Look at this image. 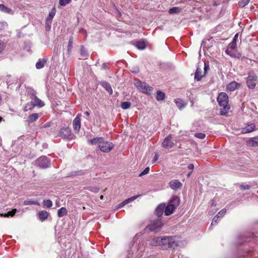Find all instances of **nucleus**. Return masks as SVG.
<instances>
[{
    "label": "nucleus",
    "instance_id": "nucleus-26",
    "mask_svg": "<svg viewBox=\"0 0 258 258\" xmlns=\"http://www.w3.org/2000/svg\"><path fill=\"white\" fill-rule=\"evenodd\" d=\"M49 213L46 211H41L38 213L39 219L43 221L46 220L48 216Z\"/></svg>",
    "mask_w": 258,
    "mask_h": 258
},
{
    "label": "nucleus",
    "instance_id": "nucleus-45",
    "mask_svg": "<svg viewBox=\"0 0 258 258\" xmlns=\"http://www.w3.org/2000/svg\"><path fill=\"white\" fill-rule=\"evenodd\" d=\"M43 205L47 208H50L52 206V203L50 200H44Z\"/></svg>",
    "mask_w": 258,
    "mask_h": 258
},
{
    "label": "nucleus",
    "instance_id": "nucleus-23",
    "mask_svg": "<svg viewBox=\"0 0 258 258\" xmlns=\"http://www.w3.org/2000/svg\"><path fill=\"white\" fill-rule=\"evenodd\" d=\"M202 71L200 67H198L197 68L195 74V79L197 81H201L203 75H202Z\"/></svg>",
    "mask_w": 258,
    "mask_h": 258
},
{
    "label": "nucleus",
    "instance_id": "nucleus-15",
    "mask_svg": "<svg viewBox=\"0 0 258 258\" xmlns=\"http://www.w3.org/2000/svg\"><path fill=\"white\" fill-rule=\"evenodd\" d=\"M153 90V89L152 87L150 86L146 83H145L143 84L142 89H141L140 91L145 94H150Z\"/></svg>",
    "mask_w": 258,
    "mask_h": 258
},
{
    "label": "nucleus",
    "instance_id": "nucleus-31",
    "mask_svg": "<svg viewBox=\"0 0 258 258\" xmlns=\"http://www.w3.org/2000/svg\"><path fill=\"white\" fill-rule=\"evenodd\" d=\"M67 214V211L66 208L62 207L57 211V216L59 217H62Z\"/></svg>",
    "mask_w": 258,
    "mask_h": 258
},
{
    "label": "nucleus",
    "instance_id": "nucleus-18",
    "mask_svg": "<svg viewBox=\"0 0 258 258\" xmlns=\"http://www.w3.org/2000/svg\"><path fill=\"white\" fill-rule=\"evenodd\" d=\"M175 208L172 205H169V204L166 206L164 209V213L166 216H169L171 215Z\"/></svg>",
    "mask_w": 258,
    "mask_h": 258
},
{
    "label": "nucleus",
    "instance_id": "nucleus-14",
    "mask_svg": "<svg viewBox=\"0 0 258 258\" xmlns=\"http://www.w3.org/2000/svg\"><path fill=\"white\" fill-rule=\"evenodd\" d=\"M240 86V84L235 81H233L228 84V85L227 86V90L230 91H233L236 89H237Z\"/></svg>",
    "mask_w": 258,
    "mask_h": 258
},
{
    "label": "nucleus",
    "instance_id": "nucleus-12",
    "mask_svg": "<svg viewBox=\"0 0 258 258\" xmlns=\"http://www.w3.org/2000/svg\"><path fill=\"white\" fill-rule=\"evenodd\" d=\"M165 208V204L162 203L160 204L155 209V214L158 217H160L164 211Z\"/></svg>",
    "mask_w": 258,
    "mask_h": 258
},
{
    "label": "nucleus",
    "instance_id": "nucleus-63",
    "mask_svg": "<svg viewBox=\"0 0 258 258\" xmlns=\"http://www.w3.org/2000/svg\"><path fill=\"white\" fill-rule=\"evenodd\" d=\"M241 56V54L240 53H238L237 55H236V57L238 58H240Z\"/></svg>",
    "mask_w": 258,
    "mask_h": 258
},
{
    "label": "nucleus",
    "instance_id": "nucleus-13",
    "mask_svg": "<svg viewBox=\"0 0 258 258\" xmlns=\"http://www.w3.org/2000/svg\"><path fill=\"white\" fill-rule=\"evenodd\" d=\"M100 85L102 86L110 95L113 93V90L110 84L106 81H102L100 83Z\"/></svg>",
    "mask_w": 258,
    "mask_h": 258
},
{
    "label": "nucleus",
    "instance_id": "nucleus-17",
    "mask_svg": "<svg viewBox=\"0 0 258 258\" xmlns=\"http://www.w3.org/2000/svg\"><path fill=\"white\" fill-rule=\"evenodd\" d=\"M104 139L102 137H97L92 139H90L88 140V143L90 145H98V147H99V145L100 143Z\"/></svg>",
    "mask_w": 258,
    "mask_h": 258
},
{
    "label": "nucleus",
    "instance_id": "nucleus-8",
    "mask_svg": "<svg viewBox=\"0 0 258 258\" xmlns=\"http://www.w3.org/2000/svg\"><path fill=\"white\" fill-rule=\"evenodd\" d=\"M80 114H78L73 120V126L75 133H79L81 127Z\"/></svg>",
    "mask_w": 258,
    "mask_h": 258
},
{
    "label": "nucleus",
    "instance_id": "nucleus-28",
    "mask_svg": "<svg viewBox=\"0 0 258 258\" xmlns=\"http://www.w3.org/2000/svg\"><path fill=\"white\" fill-rule=\"evenodd\" d=\"M135 46L139 49L143 50L146 48V44L143 40L137 41L135 42Z\"/></svg>",
    "mask_w": 258,
    "mask_h": 258
},
{
    "label": "nucleus",
    "instance_id": "nucleus-11",
    "mask_svg": "<svg viewBox=\"0 0 258 258\" xmlns=\"http://www.w3.org/2000/svg\"><path fill=\"white\" fill-rule=\"evenodd\" d=\"M169 185L171 189L173 190H176L181 188L182 184L181 182H180L178 180L174 179L170 181Z\"/></svg>",
    "mask_w": 258,
    "mask_h": 258
},
{
    "label": "nucleus",
    "instance_id": "nucleus-40",
    "mask_svg": "<svg viewBox=\"0 0 258 258\" xmlns=\"http://www.w3.org/2000/svg\"><path fill=\"white\" fill-rule=\"evenodd\" d=\"M139 196H140V195H139L134 196L132 197L131 198H130L128 199L124 200V201H123V203L125 205L128 204L129 203L137 199Z\"/></svg>",
    "mask_w": 258,
    "mask_h": 258
},
{
    "label": "nucleus",
    "instance_id": "nucleus-24",
    "mask_svg": "<svg viewBox=\"0 0 258 258\" xmlns=\"http://www.w3.org/2000/svg\"><path fill=\"white\" fill-rule=\"evenodd\" d=\"M255 125L254 123H251L247 125L245 128L242 129L243 133H247L253 131L255 129Z\"/></svg>",
    "mask_w": 258,
    "mask_h": 258
},
{
    "label": "nucleus",
    "instance_id": "nucleus-37",
    "mask_svg": "<svg viewBox=\"0 0 258 258\" xmlns=\"http://www.w3.org/2000/svg\"><path fill=\"white\" fill-rule=\"evenodd\" d=\"M131 106V103L128 101H125L121 102L120 107L123 109H127L129 108Z\"/></svg>",
    "mask_w": 258,
    "mask_h": 258
},
{
    "label": "nucleus",
    "instance_id": "nucleus-49",
    "mask_svg": "<svg viewBox=\"0 0 258 258\" xmlns=\"http://www.w3.org/2000/svg\"><path fill=\"white\" fill-rule=\"evenodd\" d=\"M229 49L230 48L228 47V48L225 51L226 53L232 57H236V54L232 50H230Z\"/></svg>",
    "mask_w": 258,
    "mask_h": 258
},
{
    "label": "nucleus",
    "instance_id": "nucleus-35",
    "mask_svg": "<svg viewBox=\"0 0 258 258\" xmlns=\"http://www.w3.org/2000/svg\"><path fill=\"white\" fill-rule=\"evenodd\" d=\"M34 107H35V105L34 104V103H33V101L31 100V101L30 102H28L26 104V106L24 107V110L25 111H27L29 110L32 109Z\"/></svg>",
    "mask_w": 258,
    "mask_h": 258
},
{
    "label": "nucleus",
    "instance_id": "nucleus-29",
    "mask_svg": "<svg viewBox=\"0 0 258 258\" xmlns=\"http://www.w3.org/2000/svg\"><path fill=\"white\" fill-rule=\"evenodd\" d=\"M73 37H71L69 38L68 44V55H70L72 52V48H73Z\"/></svg>",
    "mask_w": 258,
    "mask_h": 258
},
{
    "label": "nucleus",
    "instance_id": "nucleus-1",
    "mask_svg": "<svg viewBox=\"0 0 258 258\" xmlns=\"http://www.w3.org/2000/svg\"><path fill=\"white\" fill-rule=\"evenodd\" d=\"M217 99L219 105L223 107L220 110V115H225L230 108L228 104V96L227 94L225 92H221L219 94Z\"/></svg>",
    "mask_w": 258,
    "mask_h": 258
},
{
    "label": "nucleus",
    "instance_id": "nucleus-44",
    "mask_svg": "<svg viewBox=\"0 0 258 258\" xmlns=\"http://www.w3.org/2000/svg\"><path fill=\"white\" fill-rule=\"evenodd\" d=\"M145 82H142L138 80L136 83H135V85L139 90H141V89H142L143 84Z\"/></svg>",
    "mask_w": 258,
    "mask_h": 258
},
{
    "label": "nucleus",
    "instance_id": "nucleus-3",
    "mask_svg": "<svg viewBox=\"0 0 258 258\" xmlns=\"http://www.w3.org/2000/svg\"><path fill=\"white\" fill-rule=\"evenodd\" d=\"M163 224L161 219L152 220L146 227L145 230L149 232L157 233L161 230Z\"/></svg>",
    "mask_w": 258,
    "mask_h": 258
},
{
    "label": "nucleus",
    "instance_id": "nucleus-7",
    "mask_svg": "<svg viewBox=\"0 0 258 258\" xmlns=\"http://www.w3.org/2000/svg\"><path fill=\"white\" fill-rule=\"evenodd\" d=\"M57 136L64 139L70 140L72 139V131L68 127H62L59 130Z\"/></svg>",
    "mask_w": 258,
    "mask_h": 258
},
{
    "label": "nucleus",
    "instance_id": "nucleus-64",
    "mask_svg": "<svg viewBox=\"0 0 258 258\" xmlns=\"http://www.w3.org/2000/svg\"><path fill=\"white\" fill-rule=\"evenodd\" d=\"M51 23H50V21L48 22V24H46L47 26L48 27L49 29L51 27Z\"/></svg>",
    "mask_w": 258,
    "mask_h": 258
},
{
    "label": "nucleus",
    "instance_id": "nucleus-34",
    "mask_svg": "<svg viewBox=\"0 0 258 258\" xmlns=\"http://www.w3.org/2000/svg\"><path fill=\"white\" fill-rule=\"evenodd\" d=\"M81 56L85 58H87L89 56V54L87 53L86 49L83 46H81L80 49Z\"/></svg>",
    "mask_w": 258,
    "mask_h": 258
},
{
    "label": "nucleus",
    "instance_id": "nucleus-21",
    "mask_svg": "<svg viewBox=\"0 0 258 258\" xmlns=\"http://www.w3.org/2000/svg\"><path fill=\"white\" fill-rule=\"evenodd\" d=\"M47 61V58L39 59L38 61L35 64L37 69H41L43 68Z\"/></svg>",
    "mask_w": 258,
    "mask_h": 258
},
{
    "label": "nucleus",
    "instance_id": "nucleus-42",
    "mask_svg": "<svg viewBox=\"0 0 258 258\" xmlns=\"http://www.w3.org/2000/svg\"><path fill=\"white\" fill-rule=\"evenodd\" d=\"M24 205H39V203L37 201H34L30 200H27L24 202Z\"/></svg>",
    "mask_w": 258,
    "mask_h": 258
},
{
    "label": "nucleus",
    "instance_id": "nucleus-19",
    "mask_svg": "<svg viewBox=\"0 0 258 258\" xmlns=\"http://www.w3.org/2000/svg\"><path fill=\"white\" fill-rule=\"evenodd\" d=\"M174 101L179 109H182L186 105V103L180 98H176L174 99Z\"/></svg>",
    "mask_w": 258,
    "mask_h": 258
},
{
    "label": "nucleus",
    "instance_id": "nucleus-47",
    "mask_svg": "<svg viewBox=\"0 0 258 258\" xmlns=\"http://www.w3.org/2000/svg\"><path fill=\"white\" fill-rule=\"evenodd\" d=\"M195 136L198 138L203 139L206 137V135L203 133H197L195 134Z\"/></svg>",
    "mask_w": 258,
    "mask_h": 258
},
{
    "label": "nucleus",
    "instance_id": "nucleus-59",
    "mask_svg": "<svg viewBox=\"0 0 258 258\" xmlns=\"http://www.w3.org/2000/svg\"><path fill=\"white\" fill-rule=\"evenodd\" d=\"M125 205L123 203V202L120 203L117 207V208H121L124 206Z\"/></svg>",
    "mask_w": 258,
    "mask_h": 258
},
{
    "label": "nucleus",
    "instance_id": "nucleus-9",
    "mask_svg": "<svg viewBox=\"0 0 258 258\" xmlns=\"http://www.w3.org/2000/svg\"><path fill=\"white\" fill-rule=\"evenodd\" d=\"M30 99L33 101L34 104L39 107H42L44 106V103L41 100L37 98L34 93L30 94Z\"/></svg>",
    "mask_w": 258,
    "mask_h": 258
},
{
    "label": "nucleus",
    "instance_id": "nucleus-36",
    "mask_svg": "<svg viewBox=\"0 0 258 258\" xmlns=\"http://www.w3.org/2000/svg\"><path fill=\"white\" fill-rule=\"evenodd\" d=\"M16 212H17V210L16 209H13L12 211H9L8 213H5L4 214H1V216H4L5 217H8L9 216L13 217L15 215V214L16 213Z\"/></svg>",
    "mask_w": 258,
    "mask_h": 258
},
{
    "label": "nucleus",
    "instance_id": "nucleus-56",
    "mask_svg": "<svg viewBox=\"0 0 258 258\" xmlns=\"http://www.w3.org/2000/svg\"><path fill=\"white\" fill-rule=\"evenodd\" d=\"M5 27V25L4 23L0 22V31L3 30L4 29Z\"/></svg>",
    "mask_w": 258,
    "mask_h": 258
},
{
    "label": "nucleus",
    "instance_id": "nucleus-55",
    "mask_svg": "<svg viewBox=\"0 0 258 258\" xmlns=\"http://www.w3.org/2000/svg\"><path fill=\"white\" fill-rule=\"evenodd\" d=\"M4 49V45L3 42L0 40V53Z\"/></svg>",
    "mask_w": 258,
    "mask_h": 258
},
{
    "label": "nucleus",
    "instance_id": "nucleus-38",
    "mask_svg": "<svg viewBox=\"0 0 258 258\" xmlns=\"http://www.w3.org/2000/svg\"><path fill=\"white\" fill-rule=\"evenodd\" d=\"M247 144L250 147H257L258 146V142L252 139H249L247 142Z\"/></svg>",
    "mask_w": 258,
    "mask_h": 258
},
{
    "label": "nucleus",
    "instance_id": "nucleus-6",
    "mask_svg": "<svg viewBox=\"0 0 258 258\" xmlns=\"http://www.w3.org/2000/svg\"><path fill=\"white\" fill-rule=\"evenodd\" d=\"M35 165L40 168H46L49 167L50 160L46 156H41L36 160Z\"/></svg>",
    "mask_w": 258,
    "mask_h": 258
},
{
    "label": "nucleus",
    "instance_id": "nucleus-10",
    "mask_svg": "<svg viewBox=\"0 0 258 258\" xmlns=\"http://www.w3.org/2000/svg\"><path fill=\"white\" fill-rule=\"evenodd\" d=\"M174 144L171 141V136L169 135L164 140L162 146L165 148H171L173 147Z\"/></svg>",
    "mask_w": 258,
    "mask_h": 258
},
{
    "label": "nucleus",
    "instance_id": "nucleus-57",
    "mask_svg": "<svg viewBox=\"0 0 258 258\" xmlns=\"http://www.w3.org/2000/svg\"><path fill=\"white\" fill-rule=\"evenodd\" d=\"M187 168L190 170H192L194 168V165L192 164H189L187 166Z\"/></svg>",
    "mask_w": 258,
    "mask_h": 258
},
{
    "label": "nucleus",
    "instance_id": "nucleus-54",
    "mask_svg": "<svg viewBox=\"0 0 258 258\" xmlns=\"http://www.w3.org/2000/svg\"><path fill=\"white\" fill-rule=\"evenodd\" d=\"M219 219H220V218H219L218 217H217V215H216V216L214 217V218H213V220H212V222L211 225H213V223H214V222H215V223H217L218 222V221H219Z\"/></svg>",
    "mask_w": 258,
    "mask_h": 258
},
{
    "label": "nucleus",
    "instance_id": "nucleus-62",
    "mask_svg": "<svg viewBox=\"0 0 258 258\" xmlns=\"http://www.w3.org/2000/svg\"><path fill=\"white\" fill-rule=\"evenodd\" d=\"M210 202L212 206H216V204H215V201L214 200H211Z\"/></svg>",
    "mask_w": 258,
    "mask_h": 258
},
{
    "label": "nucleus",
    "instance_id": "nucleus-25",
    "mask_svg": "<svg viewBox=\"0 0 258 258\" xmlns=\"http://www.w3.org/2000/svg\"><path fill=\"white\" fill-rule=\"evenodd\" d=\"M238 34L237 33L235 35L232 42L229 44L228 47L231 49H235L236 48V42L237 40Z\"/></svg>",
    "mask_w": 258,
    "mask_h": 258
},
{
    "label": "nucleus",
    "instance_id": "nucleus-46",
    "mask_svg": "<svg viewBox=\"0 0 258 258\" xmlns=\"http://www.w3.org/2000/svg\"><path fill=\"white\" fill-rule=\"evenodd\" d=\"M72 0H59V4L61 6H65L67 4H69Z\"/></svg>",
    "mask_w": 258,
    "mask_h": 258
},
{
    "label": "nucleus",
    "instance_id": "nucleus-16",
    "mask_svg": "<svg viewBox=\"0 0 258 258\" xmlns=\"http://www.w3.org/2000/svg\"><path fill=\"white\" fill-rule=\"evenodd\" d=\"M180 203V199L178 196H174L172 197V198L170 200L169 202V205H172L174 208L176 209V207L178 206Z\"/></svg>",
    "mask_w": 258,
    "mask_h": 258
},
{
    "label": "nucleus",
    "instance_id": "nucleus-20",
    "mask_svg": "<svg viewBox=\"0 0 258 258\" xmlns=\"http://www.w3.org/2000/svg\"><path fill=\"white\" fill-rule=\"evenodd\" d=\"M0 11L10 15L14 14V12L11 9L7 7L3 4H0Z\"/></svg>",
    "mask_w": 258,
    "mask_h": 258
},
{
    "label": "nucleus",
    "instance_id": "nucleus-58",
    "mask_svg": "<svg viewBox=\"0 0 258 258\" xmlns=\"http://www.w3.org/2000/svg\"><path fill=\"white\" fill-rule=\"evenodd\" d=\"M101 69L102 70H105L107 68V65L106 63H103L102 65H101Z\"/></svg>",
    "mask_w": 258,
    "mask_h": 258
},
{
    "label": "nucleus",
    "instance_id": "nucleus-41",
    "mask_svg": "<svg viewBox=\"0 0 258 258\" xmlns=\"http://www.w3.org/2000/svg\"><path fill=\"white\" fill-rule=\"evenodd\" d=\"M180 12V9L178 7H173L169 10V13L170 14H178Z\"/></svg>",
    "mask_w": 258,
    "mask_h": 258
},
{
    "label": "nucleus",
    "instance_id": "nucleus-52",
    "mask_svg": "<svg viewBox=\"0 0 258 258\" xmlns=\"http://www.w3.org/2000/svg\"><path fill=\"white\" fill-rule=\"evenodd\" d=\"M240 187L241 189L245 190L249 189L250 186L248 184H242L240 185Z\"/></svg>",
    "mask_w": 258,
    "mask_h": 258
},
{
    "label": "nucleus",
    "instance_id": "nucleus-61",
    "mask_svg": "<svg viewBox=\"0 0 258 258\" xmlns=\"http://www.w3.org/2000/svg\"><path fill=\"white\" fill-rule=\"evenodd\" d=\"M158 158V156L157 154H155V156H154V160L155 161L157 160Z\"/></svg>",
    "mask_w": 258,
    "mask_h": 258
},
{
    "label": "nucleus",
    "instance_id": "nucleus-33",
    "mask_svg": "<svg viewBox=\"0 0 258 258\" xmlns=\"http://www.w3.org/2000/svg\"><path fill=\"white\" fill-rule=\"evenodd\" d=\"M39 115L38 113H32L28 117V120L29 122H33L35 121L38 118Z\"/></svg>",
    "mask_w": 258,
    "mask_h": 258
},
{
    "label": "nucleus",
    "instance_id": "nucleus-2",
    "mask_svg": "<svg viewBox=\"0 0 258 258\" xmlns=\"http://www.w3.org/2000/svg\"><path fill=\"white\" fill-rule=\"evenodd\" d=\"M175 236H160V246L163 249H168L176 245Z\"/></svg>",
    "mask_w": 258,
    "mask_h": 258
},
{
    "label": "nucleus",
    "instance_id": "nucleus-53",
    "mask_svg": "<svg viewBox=\"0 0 258 258\" xmlns=\"http://www.w3.org/2000/svg\"><path fill=\"white\" fill-rule=\"evenodd\" d=\"M209 70V65L208 62L204 63V74H205L208 70Z\"/></svg>",
    "mask_w": 258,
    "mask_h": 258
},
{
    "label": "nucleus",
    "instance_id": "nucleus-27",
    "mask_svg": "<svg viewBox=\"0 0 258 258\" xmlns=\"http://www.w3.org/2000/svg\"><path fill=\"white\" fill-rule=\"evenodd\" d=\"M56 10L55 8H53L51 11L49 13L48 16L46 19V24H48V22L50 21V23H51L52 19L53 18L55 15Z\"/></svg>",
    "mask_w": 258,
    "mask_h": 258
},
{
    "label": "nucleus",
    "instance_id": "nucleus-32",
    "mask_svg": "<svg viewBox=\"0 0 258 258\" xmlns=\"http://www.w3.org/2000/svg\"><path fill=\"white\" fill-rule=\"evenodd\" d=\"M85 174V171L82 170L73 171L70 173V176H75L76 175H81Z\"/></svg>",
    "mask_w": 258,
    "mask_h": 258
},
{
    "label": "nucleus",
    "instance_id": "nucleus-43",
    "mask_svg": "<svg viewBox=\"0 0 258 258\" xmlns=\"http://www.w3.org/2000/svg\"><path fill=\"white\" fill-rule=\"evenodd\" d=\"M250 0H240L239 2V7L243 8L246 6Z\"/></svg>",
    "mask_w": 258,
    "mask_h": 258
},
{
    "label": "nucleus",
    "instance_id": "nucleus-51",
    "mask_svg": "<svg viewBox=\"0 0 258 258\" xmlns=\"http://www.w3.org/2000/svg\"><path fill=\"white\" fill-rule=\"evenodd\" d=\"M90 191H92L94 192H98L99 191V188L97 187H89L88 188Z\"/></svg>",
    "mask_w": 258,
    "mask_h": 258
},
{
    "label": "nucleus",
    "instance_id": "nucleus-39",
    "mask_svg": "<svg viewBox=\"0 0 258 258\" xmlns=\"http://www.w3.org/2000/svg\"><path fill=\"white\" fill-rule=\"evenodd\" d=\"M139 196H140V195H139L134 196L132 197L131 198H130L128 199L124 200V201H123V203L125 205L128 204L129 203L137 199Z\"/></svg>",
    "mask_w": 258,
    "mask_h": 258
},
{
    "label": "nucleus",
    "instance_id": "nucleus-30",
    "mask_svg": "<svg viewBox=\"0 0 258 258\" xmlns=\"http://www.w3.org/2000/svg\"><path fill=\"white\" fill-rule=\"evenodd\" d=\"M156 98L157 101H163L165 98V94L164 92L161 91H158Z\"/></svg>",
    "mask_w": 258,
    "mask_h": 258
},
{
    "label": "nucleus",
    "instance_id": "nucleus-4",
    "mask_svg": "<svg viewBox=\"0 0 258 258\" xmlns=\"http://www.w3.org/2000/svg\"><path fill=\"white\" fill-rule=\"evenodd\" d=\"M258 80V77L253 72H250L248 73V76L246 78V85L249 89H254L256 84Z\"/></svg>",
    "mask_w": 258,
    "mask_h": 258
},
{
    "label": "nucleus",
    "instance_id": "nucleus-22",
    "mask_svg": "<svg viewBox=\"0 0 258 258\" xmlns=\"http://www.w3.org/2000/svg\"><path fill=\"white\" fill-rule=\"evenodd\" d=\"M149 244L152 246H160V236L155 237L151 239Z\"/></svg>",
    "mask_w": 258,
    "mask_h": 258
},
{
    "label": "nucleus",
    "instance_id": "nucleus-60",
    "mask_svg": "<svg viewBox=\"0 0 258 258\" xmlns=\"http://www.w3.org/2000/svg\"><path fill=\"white\" fill-rule=\"evenodd\" d=\"M80 33L86 34V31L85 29H81L80 30Z\"/></svg>",
    "mask_w": 258,
    "mask_h": 258
},
{
    "label": "nucleus",
    "instance_id": "nucleus-48",
    "mask_svg": "<svg viewBox=\"0 0 258 258\" xmlns=\"http://www.w3.org/2000/svg\"><path fill=\"white\" fill-rule=\"evenodd\" d=\"M226 210L225 209H223L219 211L216 215L219 218H222L226 213Z\"/></svg>",
    "mask_w": 258,
    "mask_h": 258
},
{
    "label": "nucleus",
    "instance_id": "nucleus-50",
    "mask_svg": "<svg viewBox=\"0 0 258 258\" xmlns=\"http://www.w3.org/2000/svg\"><path fill=\"white\" fill-rule=\"evenodd\" d=\"M150 171V168L149 167H146L144 171H143L140 174L139 176H142L143 175L147 174Z\"/></svg>",
    "mask_w": 258,
    "mask_h": 258
},
{
    "label": "nucleus",
    "instance_id": "nucleus-5",
    "mask_svg": "<svg viewBox=\"0 0 258 258\" xmlns=\"http://www.w3.org/2000/svg\"><path fill=\"white\" fill-rule=\"evenodd\" d=\"M114 144L110 142L105 141L104 139L100 143L99 148L100 150L104 153H108L114 148Z\"/></svg>",
    "mask_w": 258,
    "mask_h": 258
}]
</instances>
